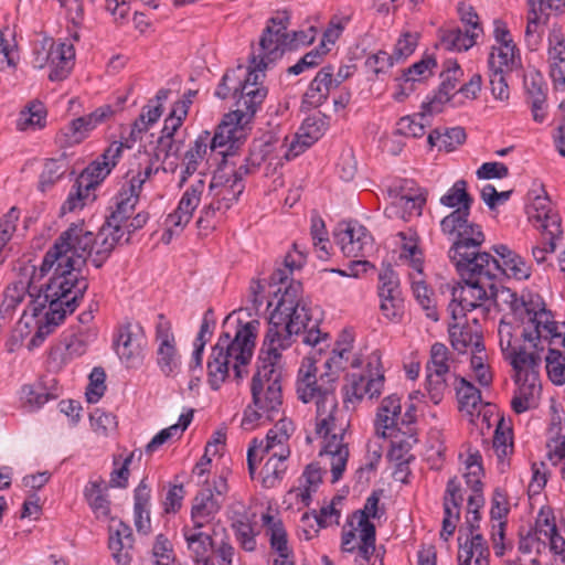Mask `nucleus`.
I'll list each match as a JSON object with an SVG mask.
<instances>
[{"label": "nucleus", "mask_w": 565, "mask_h": 565, "mask_svg": "<svg viewBox=\"0 0 565 565\" xmlns=\"http://www.w3.org/2000/svg\"><path fill=\"white\" fill-rule=\"evenodd\" d=\"M104 480L89 481L84 489V497L96 519L110 516V501L103 489Z\"/></svg>", "instance_id": "35"}, {"label": "nucleus", "mask_w": 565, "mask_h": 565, "mask_svg": "<svg viewBox=\"0 0 565 565\" xmlns=\"http://www.w3.org/2000/svg\"><path fill=\"white\" fill-rule=\"evenodd\" d=\"M289 438V434L278 433L275 429H270L265 440H257L254 438L248 447L247 451V467L250 478L253 479L257 469V462L263 459L264 455L273 454L276 447L281 450V447H287L285 444Z\"/></svg>", "instance_id": "25"}, {"label": "nucleus", "mask_w": 565, "mask_h": 565, "mask_svg": "<svg viewBox=\"0 0 565 565\" xmlns=\"http://www.w3.org/2000/svg\"><path fill=\"white\" fill-rule=\"evenodd\" d=\"M462 502L463 495L459 481L456 477L449 479L444 495V519L459 521Z\"/></svg>", "instance_id": "48"}, {"label": "nucleus", "mask_w": 565, "mask_h": 565, "mask_svg": "<svg viewBox=\"0 0 565 565\" xmlns=\"http://www.w3.org/2000/svg\"><path fill=\"white\" fill-rule=\"evenodd\" d=\"M524 87L531 105L533 120L541 124L546 118V94L542 75L539 72L525 75Z\"/></svg>", "instance_id": "29"}, {"label": "nucleus", "mask_w": 565, "mask_h": 565, "mask_svg": "<svg viewBox=\"0 0 565 565\" xmlns=\"http://www.w3.org/2000/svg\"><path fill=\"white\" fill-rule=\"evenodd\" d=\"M343 433L332 434L331 431L328 435H319L326 439V444L320 452V455H330L331 456V473H332V482H337L341 479L347 461L349 458V449L348 446L343 443Z\"/></svg>", "instance_id": "28"}, {"label": "nucleus", "mask_w": 565, "mask_h": 565, "mask_svg": "<svg viewBox=\"0 0 565 565\" xmlns=\"http://www.w3.org/2000/svg\"><path fill=\"white\" fill-rule=\"evenodd\" d=\"M461 75L462 71L457 62L452 63V68L448 67L440 74L443 81L438 90L429 102L423 104L425 113L431 115L443 110L444 104L451 99V92L455 90Z\"/></svg>", "instance_id": "26"}, {"label": "nucleus", "mask_w": 565, "mask_h": 565, "mask_svg": "<svg viewBox=\"0 0 565 565\" xmlns=\"http://www.w3.org/2000/svg\"><path fill=\"white\" fill-rule=\"evenodd\" d=\"M529 220L541 232L542 245L532 247V255L537 264L546 259V254L554 253L563 238L561 216L552 207L547 196H536L527 210Z\"/></svg>", "instance_id": "8"}, {"label": "nucleus", "mask_w": 565, "mask_h": 565, "mask_svg": "<svg viewBox=\"0 0 565 565\" xmlns=\"http://www.w3.org/2000/svg\"><path fill=\"white\" fill-rule=\"evenodd\" d=\"M518 52L519 50L514 43L500 44L499 47H492L488 58L489 70L500 72L512 71L520 62Z\"/></svg>", "instance_id": "39"}, {"label": "nucleus", "mask_w": 565, "mask_h": 565, "mask_svg": "<svg viewBox=\"0 0 565 565\" xmlns=\"http://www.w3.org/2000/svg\"><path fill=\"white\" fill-rule=\"evenodd\" d=\"M455 380L458 382V385H456V392L460 408L466 409L468 413L472 414V412L476 411L481 404L480 390H478L465 377L455 376Z\"/></svg>", "instance_id": "49"}, {"label": "nucleus", "mask_w": 565, "mask_h": 565, "mask_svg": "<svg viewBox=\"0 0 565 565\" xmlns=\"http://www.w3.org/2000/svg\"><path fill=\"white\" fill-rule=\"evenodd\" d=\"M401 411V397L398 395L392 394L382 401L375 419V429L379 436L386 438L392 436L393 431H402V427H399Z\"/></svg>", "instance_id": "24"}, {"label": "nucleus", "mask_w": 565, "mask_h": 565, "mask_svg": "<svg viewBox=\"0 0 565 565\" xmlns=\"http://www.w3.org/2000/svg\"><path fill=\"white\" fill-rule=\"evenodd\" d=\"M243 73V67L238 66L236 70H232L226 72L221 83L218 84L215 96H217L221 99H226L231 95L236 98L237 97V89L239 84V74Z\"/></svg>", "instance_id": "63"}, {"label": "nucleus", "mask_w": 565, "mask_h": 565, "mask_svg": "<svg viewBox=\"0 0 565 565\" xmlns=\"http://www.w3.org/2000/svg\"><path fill=\"white\" fill-rule=\"evenodd\" d=\"M546 372L555 385L565 383V356L555 348H550L545 358Z\"/></svg>", "instance_id": "53"}, {"label": "nucleus", "mask_w": 565, "mask_h": 565, "mask_svg": "<svg viewBox=\"0 0 565 565\" xmlns=\"http://www.w3.org/2000/svg\"><path fill=\"white\" fill-rule=\"evenodd\" d=\"M65 173V163L60 159H49L40 175L39 186L41 191L50 189Z\"/></svg>", "instance_id": "59"}, {"label": "nucleus", "mask_w": 565, "mask_h": 565, "mask_svg": "<svg viewBox=\"0 0 565 565\" xmlns=\"http://www.w3.org/2000/svg\"><path fill=\"white\" fill-rule=\"evenodd\" d=\"M289 455L290 450L288 447H281V450L269 454V457L260 471L262 484L264 488H274L281 481L287 470L286 460Z\"/></svg>", "instance_id": "31"}, {"label": "nucleus", "mask_w": 565, "mask_h": 565, "mask_svg": "<svg viewBox=\"0 0 565 565\" xmlns=\"http://www.w3.org/2000/svg\"><path fill=\"white\" fill-rule=\"evenodd\" d=\"M252 397L254 405L265 414L268 420H274L281 411L282 392L281 386L271 383V386L252 385Z\"/></svg>", "instance_id": "27"}, {"label": "nucleus", "mask_w": 565, "mask_h": 565, "mask_svg": "<svg viewBox=\"0 0 565 565\" xmlns=\"http://www.w3.org/2000/svg\"><path fill=\"white\" fill-rule=\"evenodd\" d=\"M262 520L269 536L270 547L278 553L280 559L289 558L291 551L288 547L287 532L281 520L270 514H263Z\"/></svg>", "instance_id": "34"}, {"label": "nucleus", "mask_w": 565, "mask_h": 565, "mask_svg": "<svg viewBox=\"0 0 565 565\" xmlns=\"http://www.w3.org/2000/svg\"><path fill=\"white\" fill-rule=\"evenodd\" d=\"M239 74V84L237 89L236 99V109L234 111V116L237 119V124H241L244 119L248 121L252 118L264 99L267 96V88L265 86H254L253 83H248L243 81L242 75Z\"/></svg>", "instance_id": "18"}, {"label": "nucleus", "mask_w": 565, "mask_h": 565, "mask_svg": "<svg viewBox=\"0 0 565 565\" xmlns=\"http://www.w3.org/2000/svg\"><path fill=\"white\" fill-rule=\"evenodd\" d=\"M99 242L100 230L95 235L83 224H72L45 253L39 276L44 277L54 267L50 280H58L73 292L84 296L88 289V281L82 275V267L86 265L88 257H92L93 265L100 268L110 256L107 255L100 264L95 262L98 257Z\"/></svg>", "instance_id": "1"}, {"label": "nucleus", "mask_w": 565, "mask_h": 565, "mask_svg": "<svg viewBox=\"0 0 565 565\" xmlns=\"http://www.w3.org/2000/svg\"><path fill=\"white\" fill-rule=\"evenodd\" d=\"M114 344L119 359L127 364L134 363L140 355V341L130 323L118 329Z\"/></svg>", "instance_id": "32"}, {"label": "nucleus", "mask_w": 565, "mask_h": 565, "mask_svg": "<svg viewBox=\"0 0 565 565\" xmlns=\"http://www.w3.org/2000/svg\"><path fill=\"white\" fill-rule=\"evenodd\" d=\"M470 211H452L440 221V230L452 242L468 228L476 234L477 223L469 221Z\"/></svg>", "instance_id": "37"}, {"label": "nucleus", "mask_w": 565, "mask_h": 565, "mask_svg": "<svg viewBox=\"0 0 565 565\" xmlns=\"http://www.w3.org/2000/svg\"><path fill=\"white\" fill-rule=\"evenodd\" d=\"M203 527L185 525L182 529L183 537L191 558L196 565H215L212 556L214 541L212 535L202 531Z\"/></svg>", "instance_id": "20"}, {"label": "nucleus", "mask_w": 565, "mask_h": 565, "mask_svg": "<svg viewBox=\"0 0 565 565\" xmlns=\"http://www.w3.org/2000/svg\"><path fill=\"white\" fill-rule=\"evenodd\" d=\"M205 183L202 179L191 184L182 194L178 207L166 218V224L175 226L180 231L191 221L193 212L199 206Z\"/></svg>", "instance_id": "21"}, {"label": "nucleus", "mask_w": 565, "mask_h": 565, "mask_svg": "<svg viewBox=\"0 0 565 565\" xmlns=\"http://www.w3.org/2000/svg\"><path fill=\"white\" fill-rule=\"evenodd\" d=\"M114 113L110 105H103L86 116L73 119L62 130L66 146L81 143L97 125L110 118Z\"/></svg>", "instance_id": "17"}, {"label": "nucleus", "mask_w": 565, "mask_h": 565, "mask_svg": "<svg viewBox=\"0 0 565 565\" xmlns=\"http://www.w3.org/2000/svg\"><path fill=\"white\" fill-rule=\"evenodd\" d=\"M301 284H289L284 288L278 287L274 291V300L268 301V308L275 306L268 320V330L265 335L264 347H268V353L274 359L280 358V350L292 344V337L302 334V342L315 347L329 334L319 329L320 319L313 318L311 309L299 300Z\"/></svg>", "instance_id": "2"}, {"label": "nucleus", "mask_w": 565, "mask_h": 565, "mask_svg": "<svg viewBox=\"0 0 565 565\" xmlns=\"http://www.w3.org/2000/svg\"><path fill=\"white\" fill-rule=\"evenodd\" d=\"M484 239V233L482 232L481 226L477 224L476 234H472L468 228L452 242L448 250V257L455 265L458 273L469 275L470 269H472L478 262L487 263L489 253H481L479 250Z\"/></svg>", "instance_id": "13"}, {"label": "nucleus", "mask_w": 565, "mask_h": 565, "mask_svg": "<svg viewBox=\"0 0 565 565\" xmlns=\"http://www.w3.org/2000/svg\"><path fill=\"white\" fill-rule=\"evenodd\" d=\"M330 118L321 113L307 117L301 127L300 134L297 135V141L290 145L287 153V158L297 157L316 141H318L326 132L329 127Z\"/></svg>", "instance_id": "19"}, {"label": "nucleus", "mask_w": 565, "mask_h": 565, "mask_svg": "<svg viewBox=\"0 0 565 565\" xmlns=\"http://www.w3.org/2000/svg\"><path fill=\"white\" fill-rule=\"evenodd\" d=\"M228 470H223L212 482L206 481L193 498L191 521L196 527H204L210 524L220 512L228 492Z\"/></svg>", "instance_id": "10"}, {"label": "nucleus", "mask_w": 565, "mask_h": 565, "mask_svg": "<svg viewBox=\"0 0 565 565\" xmlns=\"http://www.w3.org/2000/svg\"><path fill=\"white\" fill-rule=\"evenodd\" d=\"M472 203L473 198L468 193L465 180L456 181L448 192L440 198V204L462 213L470 211Z\"/></svg>", "instance_id": "44"}, {"label": "nucleus", "mask_w": 565, "mask_h": 565, "mask_svg": "<svg viewBox=\"0 0 565 565\" xmlns=\"http://www.w3.org/2000/svg\"><path fill=\"white\" fill-rule=\"evenodd\" d=\"M492 250L497 255L493 257L489 254L487 263L478 262L471 273L483 274L490 280H493L498 275L502 274L508 278H514L516 280L527 279L531 275L530 266L524 259L519 256L514 250L509 248L507 245L498 244L492 247Z\"/></svg>", "instance_id": "12"}, {"label": "nucleus", "mask_w": 565, "mask_h": 565, "mask_svg": "<svg viewBox=\"0 0 565 565\" xmlns=\"http://www.w3.org/2000/svg\"><path fill=\"white\" fill-rule=\"evenodd\" d=\"M382 313L391 321H396L401 318L404 307V299L399 288L377 290Z\"/></svg>", "instance_id": "47"}, {"label": "nucleus", "mask_w": 565, "mask_h": 565, "mask_svg": "<svg viewBox=\"0 0 565 565\" xmlns=\"http://www.w3.org/2000/svg\"><path fill=\"white\" fill-rule=\"evenodd\" d=\"M131 527L119 521L116 526H109L108 547L117 565H130L134 551Z\"/></svg>", "instance_id": "23"}, {"label": "nucleus", "mask_w": 565, "mask_h": 565, "mask_svg": "<svg viewBox=\"0 0 565 565\" xmlns=\"http://www.w3.org/2000/svg\"><path fill=\"white\" fill-rule=\"evenodd\" d=\"M466 139L467 135L465 128L459 126L445 128L443 131L437 128L428 135V143L431 147L438 146L439 150H445L447 152L456 150L458 146L466 141Z\"/></svg>", "instance_id": "38"}, {"label": "nucleus", "mask_w": 565, "mask_h": 565, "mask_svg": "<svg viewBox=\"0 0 565 565\" xmlns=\"http://www.w3.org/2000/svg\"><path fill=\"white\" fill-rule=\"evenodd\" d=\"M477 330H472L470 326L452 324L449 327V338L452 348L459 353H465L467 348L472 344L476 339Z\"/></svg>", "instance_id": "57"}, {"label": "nucleus", "mask_w": 565, "mask_h": 565, "mask_svg": "<svg viewBox=\"0 0 565 565\" xmlns=\"http://www.w3.org/2000/svg\"><path fill=\"white\" fill-rule=\"evenodd\" d=\"M258 326L257 320L245 324L239 323L234 339L228 332L220 334L207 361V382L212 390H218L228 376L231 359L235 361L234 374L237 380H242L247 374L245 366L254 353Z\"/></svg>", "instance_id": "4"}, {"label": "nucleus", "mask_w": 565, "mask_h": 565, "mask_svg": "<svg viewBox=\"0 0 565 565\" xmlns=\"http://www.w3.org/2000/svg\"><path fill=\"white\" fill-rule=\"evenodd\" d=\"M90 425L98 435L107 436L109 431L117 427L116 416L100 408L94 409L90 415Z\"/></svg>", "instance_id": "62"}, {"label": "nucleus", "mask_w": 565, "mask_h": 565, "mask_svg": "<svg viewBox=\"0 0 565 565\" xmlns=\"http://www.w3.org/2000/svg\"><path fill=\"white\" fill-rule=\"evenodd\" d=\"M306 263V254L299 249V245L294 243V250L285 256L284 268H277L273 271L269 278V286L285 285L289 278V274L294 269H299Z\"/></svg>", "instance_id": "43"}, {"label": "nucleus", "mask_w": 565, "mask_h": 565, "mask_svg": "<svg viewBox=\"0 0 565 565\" xmlns=\"http://www.w3.org/2000/svg\"><path fill=\"white\" fill-rule=\"evenodd\" d=\"M114 169V163L100 162L95 160L82 172L77 179V194L81 196V188L88 192L90 189L97 186ZM87 193H85L86 195Z\"/></svg>", "instance_id": "41"}, {"label": "nucleus", "mask_w": 565, "mask_h": 565, "mask_svg": "<svg viewBox=\"0 0 565 565\" xmlns=\"http://www.w3.org/2000/svg\"><path fill=\"white\" fill-rule=\"evenodd\" d=\"M182 141H175L173 138H159L154 151V160H162V170L164 172H174L178 168L177 160L180 157Z\"/></svg>", "instance_id": "45"}, {"label": "nucleus", "mask_w": 565, "mask_h": 565, "mask_svg": "<svg viewBox=\"0 0 565 565\" xmlns=\"http://www.w3.org/2000/svg\"><path fill=\"white\" fill-rule=\"evenodd\" d=\"M335 390V373L322 372L318 375L316 361L311 358L302 360L297 374L296 393L302 403H316L318 435L326 436L334 429V413L338 409Z\"/></svg>", "instance_id": "5"}, {"label": "nucleus", "mask_w": 565, "mask_h": 565, "mask_svg": "<svg viewBox=\"0 0 565 565\" xmlns=\"http://www.w3.org/2000/svg\"><path fill=\"white\" fill-rule=\"evenodd\" d=\"M459 275L465 282L463 285L460 282L452 286L447 285L451 292L449 309L455 320L459 315L463 316L466 311H471L484 301H489L490 278L478 273H471V275L459 273Z\"/></svg>", "instance_id": "11"}, {"label": "nucleus", "mask_w": 565, "mask_h": 565, "mask_svg": "<svg viewBox=\"0 0 565 565\" xmlns=\"http://www.w3.org/2000/svg\"><path fill=\"white\" fill-rule=\"evenodd\" d=\"M390 437L393 439L387 457L390 460L395 461L399 467L406 465L408 462L406 455L412 448V443L409 439L414 437L412 431H393V435Z\"/></svg>", "instance_id": "51"}, {"label": "nucleus", "mask_w": 565, "mask_h": 565, "mask_svg": "<svg viewBox=\"0 0 565 565\" xmlns=\"http://www.w3.org/2000/svg\"><path fill=\"white\" fill-rule=\"evenodd\" d=\"M331 64L323 66L317 73L303 95L302 104L317 108L328 99L330 89L334 87L331 82Z\"/></svg>", "instance_id": "30"}, {"label": "nucleus", "mask_w": 565, "mask_h": 565, "mask_svg": "<svg viewBox=\"0 0 565 565\" xmlns=\"http://www.w3.org/2000/svg\"><path fill=\"white\" fill-rule=\"evenodd\" d=\"M479 33L467 29L462 31L459 28L447 30L440 38L441 45L448 51H468L476 44Z\"/></svg>", "instance_id": "46"}, {"label": "nucleus", "mask_w": 565, "mask_h": 565, "mask_svg": "<svg viewBox=\"0 0 565 565\" xmlns=\"http://www.w3.org/2000/svg\"><path fill=\"white\" fill-rule=\"evenodd\" d=\"M156 341L158 342L157 364L160 371L166 376L177 374L181 367V355L177 348L171 322L162 313L158 315Z\"/></svg>", "instance_id": "15"}, {"label": "nucleus", "mask_w": 565, "mask_h": 565, "mask_svg": "<svg viewBox=\"0 0 565 565\" xmlns=\"http://www.w3.org/2000/svg\"><path fill=\"white\" fill-rule=\"evenodd\" d=\"M449 354V350L444 343L436 342L430 348V358L426 364V386L434 404H439L448 391Z\"/></svg>", "instance_id": "14"}, {"label": "nucleus", "mask_w": 565, "mask_h": 565, "mask_svg": "<svg viewBox=\"0 0 565 565\" xmlns=\"http://www.w3.org/2000/svg\"><path fill=\"white\" fill-rule=\"evenodd\" d=\"M106 373L103 367H94L89 374V384L86 388V399L88 403H97L106 392Z\"/></svg>", "instance_id": "61"}, {"label": "nucleus", "mask_w": 565, "mask_h": 565, "mask_svg": "<svg viewBox=\"0 0 565 565\" xmlns=\"http://www.w3.org/2000/svg\"><path fill=\"white\" fill-rule=\"evenodd\" d=\"M437 67V61L431 55H425L420 61L403 71L402 79L404 84H409V90L413 89L415 82H422L433 75V70Z\"/></svg>", "instance_id": "50"}, {"label": "nucleus", "mask_w": 565, "mask_h": 565, "mask_svg": "<svg viewBox=\"0 0 565 565\" xmlns=\"http://www.w3.org/2000/svg\"><path fill=\"white\" fill-rule=\"evenodd\" d=\"M210 142V132L203 131L195 139L190 149L184 153V170L182 171L180 185H182L190 175L199 168L200 162L207 153Z\"/></svg>", "instance_id": "36"}, {"label": "nucleus", "mask_w": 565, "mask_h": 565, "mask_svg": "<svg viewBox=\"0 0 565 565\" xmlns=\"http://www.w3.org/2000/svg\"><path fill=\"white\" fill-rule=\"evenodd\" d=\"M260 46L258 45L257 53H253L250 57V64L252 66L248 67V70H245L243 67V75L242 78L245 82L253 83L254 86H263L262 81L265 77L264 71L267 68V66L270 63H274L275 61L266 60L264 61V65L260 63Z\"/></svg>", "instance_id": "60"}, {"label": "nucleus", "mask_w": 565, "mask_h": 565, "mask_svg": "<svg viewBox=\"0 0 565 565\" xmlns=\"http://www.w3.org/2000/svg\"><path fill=\"white\" fill-rule=\"evenodd\" d=\"M352 339L344 342H337V347L332 351V355L324 362V372H333L337 374V381L339 380L340 371L345 369L348 356L351 351Z\"/></svg>", "instance_id": "58"}, {"label": "nucleus", "mask_w": 565, "mask_h": 565, "mask_svg": "<svg viewBox=\"0 0 565 565\" xmlns=\"http://www.w3.org/2000/svg\"><path fill=\"white\" fill-rule=\"evenodd\" d=\"M540 390L541 388L536 387L535 383H523L522 385H520L519 390L515 392L511 401V407L513 412L516 414H522L531 408L536 407L534 393L535 391Z\"/></svg>", "instance_id": "52"}, {"label": "nucleus", "mask_w": 565, "mask_h": 565, "mask_svg": "<svg viewBox=\"0 0 565 565\" xmlns=\"http://www.w3.org/2000/svg\"><path fill=\"white\" fill-rule=\"evenodd\" d=\"M226 209H222L221 202L215 198L211 203L204 205L196 221V226L203 231L215 228L216 222L226 213Z\"/></svg>", "instance_id": "56"}, {"label": "nucleus", "mask_w": 565, "mask_h": 565, "mask_svg": "<svg viewBox=\"0 0 565 565\" xmlns=\"http://www.w3.org/2000/svg\"><path fill=\"white\" fill-rule=\"evenodd\" d=\"M328 52L329 49L321 42L319 46L306 53L295 65L288 67L287 73L290 75H299L306 70L317 67Z\"/></svg>", "instance_id": "54"}, {"label": "nucleus", "mask_w": 565, "mask_h": 565, "mask_svg": "<svg viewBox=\"0 0 565 565\" xmlns=\"http://www.w3.org/2000/svg\"><path fill=\"white\" fill-rule=\"evenodd\" d=\"M232 529L236 541L244 551L254 552L256 550V533L254 532L253 525L247 520H235L232 523Z\"/></svg>", "instance_id": "55"}, {"label": "nucleus", "mask_w": 565, "mask_h": 565, "mask_svg": "<svg viewBox=\"0 0 565 565\" xmlns=\"http://www.w3.org/2000/svg\"><path fill=\"white\" fill-rule=\"evenodd\" d=\"M223 169L224 168L221 166L214 173L210 189L221 186L220 191L216 193V199L221 202L222 209L228 211L233 204L238 201L241 194L244 192L245 184L233 183L230 178H225L222 173Z\"/></svg>", "instance_id": "33"}, {"label": "nucleus", "mask_w": 565, "mask_h": 565, "mask_svg": "<svg viewBox=\"0 0 565 565\" xmlns=\"http://www.w3.org/2000/svg\"><path fill=\"white\" fill-rule=\"evenodd\" d=\"M138 186L139 183L137 185L124 184L114 196L110 214L106 216V221L100 227L99 250L95 260L98 264L121 243L125 236L124 224L131 217L139 201Z\"/></svg>", "instance_id": "7"}, {"label": "nucleus", "mask_w": 565, "mask_h": 565, "mask_svg": "<svg viewBox=\"0 0 565 565\" xmlns=\"http://www.w3.org/2000/svg\"><path fill=\"white\" fill-rule=\"evenodd\" d=\"M466 470L463 475L466 484L472 490V494L468 498V514L480 513L479 510L484 504L483 483L481 477L483 476L482 457L479 451L469 454L466 460Z\"/></svg>", "instance_id": "22"}, {"label": "nucleus", "mask_w": 565, "mask_h": 565, "mask_svg": "<svg viewBox=\"0 0 565 565\" xmlns=\"http://www.w3.org/2000/svg\"><path fill=\"white\" fill-rule=\"evenodd\" d=\"M334 239L347 257H365L373 249L371 233L358 222L339 224Z\"/></svg>", "instance_id": "16"}, {"label": "nucleus", "mask_w": 565, "mask_h": 565, "mask_svg": "<svg viewBox=\"0 0 565 565\" xmlns=\"http://www.w3.org/2000/svg\"><path fill=\"white\" fill-rule=\"evenodd\" d=\"M235 131V127L223 121L217 126V129L213 137L210 136V151L211 153L215 152L218 149L226 147L225 150H220L218 154L222 156L223 161L222 166L226 168L228 166V157L233 156L232 149L234 148L235 141L233 139V134Z\"/></svg>", "instance_id": "40"}, {"label": "nucleus", "mask_w": 565, "mask_h": 565, "mask_svg": "<svg viewBox=\"0 0 565 565\" xmlns=\"http://www.w3.org/2000/svg\"><path fill=\"white\" fill-rule=\"evenodd\" d=\"M489 300L497 306L504 303L522 328L521 337L537 351L545 344L565 348V331L559 329L554 313L547 309L545 301L537 294L526 292L521 297L510 288L498 287L490 280Z\"/></svg>", "instance_id": "3"}, {"label": "nucleus", "mask_w": 565, "mask_h": 565, "mask_svg": "<svg viewBox=\"0 0 565 565\" xmlns=\"http://www.w3.org/2000/svg\"><path fill=\"white\" fill-rule=\"evenodd\" d=\"M419 35L418 33L405 32L397 40L394 51L391 54L394 62H402L413 54L417 44Z\"/></svg>", "instance_id": "64"}, {"label": "nucleus", "mask_w": 565, "mask_h": 565, "mask_svg": "<svg viewBox=\"0 0 565 565\" xmlns=\"http://www.w3.org/2000/svg\"><path fill=\"white\" fill-rule=\"evenodd\" d=\"M84 296H79L60 282L49 280L44 289V299L49 302V310L44 313L43 320L38 321V333L45 339L51 334L66 317L73 313Z\"/></svg>", "instance_id": "9"}, {"label": "nucleus", "mask_w": 565, "mask_h": 565, "mask_svg": "<svg viewBox=\"0 0 565 565\" xmlns=\"http://www.w3.org/2000/svg\"><path fill=\"white\" fill-rule=\"evenodd\" d=\"M266 349V358L259 356V360H262V364L258 365L256 373L254 374L252 379V385H264L265 386H271V383H276L277 386H281L280 380H281V372L276 369V364L279 361L280 358L274 359L268 353V347H264L260 350V354L265 352Z\"/></svg>", "instance_id": "42"}, {"label": "nucleus", "mask_w": 565, "mask_h": 565, "mask_svg": "<svg viewBox=\"0 0 565 565\" xmlns=\"http://www.w3.org/2000/svg\"><path fill=\"white\" fill-rule=\"evenodd\" d=\"M290 12L276 11L266 23L259 39L260 63L264 61H277L289 51H296L300 46L310 45L316 38L317 30L310 26L308 30L288 32L290 25Z\"/></svg>", "instance_id": "6"}]
</instances>
